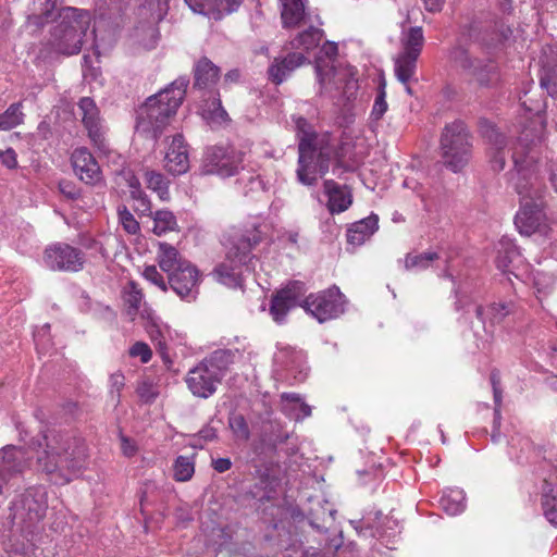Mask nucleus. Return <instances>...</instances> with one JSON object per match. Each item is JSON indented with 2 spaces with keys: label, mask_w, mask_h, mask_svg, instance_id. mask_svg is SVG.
I'll return each mask as SVG.
<instances>
[{
  "label": "nucleus",
  "mask_w": 557,
  "mask_h": 557,
  "mask_svg": "<svg viewBox=\"0 0 557 557\" xmlns=\"http://www.w3.org/2000/svg\"><path fill=\"white\" fill-rule=\"evenodd\" d=\"M22 102L12 103L3 113L0 114V131H10L24 121Z\"/></svg>",
  "instance_id": "f704fd0d"
},
{
  "label": "nucleus",
  "mask_w": 557,
  "mask_h": 557,
  "mask_svg": "<svg viewBox=\"0 0 557 557\" xmlns=\"http://www.w3.org/2000/svg\"><path fill=\"white\" fill-rule=\"evenodd\" d=\"M121 450L125 457L131 458L137 454L138 447L133 440L121 436Z\"/></svg>",
  "instance_id": "4d7b16f0"
},
{
  "label": "nucleus",
  "mask_w": 557,
  "mask_h": 557,
  "mask_svg": "<svg viewBox=\"0 0 557 557\" xmlns=\"http://www.w3.org/2000/svg\"><path fill=\"white\" fill-rule=\"evenodd\" d=\"M188 84L187 77H178L169 87L149 97L138 111L137 131L151 133L153 138L160 136L182 104Z\"/></svg>",
  "instance_id": "423d86ee"
},
{
  "label": "nucleus",
  "mask_w": 557,
  "mask_h": 557,
  "mask_svg": "<svg viewBox=\"0 0 557 557\" xmlns=\"http://www.w3.org/2000/svg\"><path fill=\"white\" fill-rule=\"evenodd\" d=\"M42 438L36 450L38 469L51 475L57 484L69 483L86 465L85 444L81 438L53 430Z\"/></svg>",
  "instance_id": "f03ea898"
},
{
  "label": "nucleus",
  "mask_w": 557,
  "mask_h": 557,
  "mask_svg": "<svg viewBox=\"0 0 557 557\" xmlns=\"http://www.w3.org/2000/svg\"><path fill=\"white\" fill-rule=\"evenodd\" d=\"M518 257L516 246L510 240H502L497 250L496 265L503 272H510V264Z\"/></svg>",
  "instance_id": "c9c22d12"
},
{
  "label": "nucleus",
  "mask_w": 557,
  "mask_h": 557,
  "mask_svg": "<svg viewBox=\"0 0 557 557\" xmlns=\"http://www.w3.org/2000/svg\"><path fill=\"white\" fill-rule=\"evenodd\" d=\"M127 184L131 190H141L140 182L134 175H129Z\"/></svg>",
  "instance_id": "774afa93"
},
{
  "label": "nucleus",
  "mask_w": 557,
  "mask_h": 557,
  "mask_svg": "<svg viewBox=\"0 0 557 557\" xmlns=\"http://www.w3.org/2000/svg\"><path fill=\"white\" fill-rule=\"evenodd\" d=\"M377 223L379 219L374 214L352 223L347 230V242L354 246L362 245L375 233Z\"/></svg>",
  "instance_id": "a878e982"
},
{
  "label": "nucleus",
  "mask_w": 557,
  "mask_h": 557,
  "mask_svg": "<svg viewBox=\"0 0 557 557\" xmlns=\"http://www.w3.org/2000/svg\"><path fill=\"white\" fill-rule=\"evenodd\" d=\"M71 162L75 174L84 183L97 186L103 182L101 169L87 148H76L72 152Z\"/></svg>",
  "instance_id": "aec40b11"
},
{
  "label": "nucleus",
  "mask_w": 557,
  "mask_h": 557,
  "mask_svg": "<svg viewBox=\"0 0 557 557\" xmlns=\"http://www.w3.org/2000/svg\"><path fill=\"white\" fill-rule=\"evenodd\" d=\"M230 426L234 434L240 440L249 438V428L243 416L236 414L230 418Z\"/></svg>",
  "instance_id": "09e8293b"
},
{
  "label": "nucleus",
  "mask_w": 557,
  "mask_h": 557,
  "mask_svg": "<svg viewBox=\"0 0 557 557\" xmlns=\"http://www.w3.org/2000/svg\"><path fill=\"white\" fill-rule=\"evenodd\" d=\"M48 508L47 495L44 488H29L12 505L13 518L27 524L41 520Z\"/></svg>",
  "instance_id": "2eb2a0df"
},
{
  "label": "nucleus",
  "mask_w": 557,
  "mask_h": 557,
  "mask_svg": "<svg viewBox=\"0 0 557 557\" xmlns=\"http://www.w3.org/2000/svg\"><path fill=\"white\" fill-rule=\"evenodd\" d=\"M321 51L329 58H333L337 54V46L336 44L334 42H325L322 48H321Z\"/></svg>",
  "instance_id": "0e129e2a"
},
{
  "label": "nucleus",
  "mask_w": 557,
  "mask_h": 557,
  "mask_svg": "<svg viewBox=\"0 0 557 557\" xmlns=\"http://www.w3.org/2000/svg\"><path fill=\"white\" fill-rule=\"evenodd\" d=\"M240 2L242 0H216V4H219V9L221 10H216L215 20L221 18L224 14H230L235 11L239 7Z\"/></svg>",
  "instance_id": "603ef678"
},
{
  "label": "nucleus",
  "mask_w": 557,
  "mask_h": 557,
  "mask_svg": "<svg viewBox=\"0 0 557 557\" xmlns=\"http://www.w3.org/2000/svg\"><path fill=\"white\" fill-rule=\"evenodd\" d=\"M141 9L147 10L152 20H160L168 9V0H138Z\"/></svg>",
  "instance_id": "c03bdc74"
},
{
  "label": "nucleus",
  "mask_w": 557,
  "mask_h": 557,
  "mask_svg": "<svg viewBox=\"0 0 557 557\" xmlns=\"http://www.w3.org/2000/svg\"><path fill=\"white\" fill-rule=\"evenodd\" d=\"M315 70H317L318 81H319L321 87H324L330 73L329 72L323 73L320 64H317Z\"/></svg>",
  "instance_id": "338daca9"
},
{
  "label": "nucleus",
  "mask_w": 557,
  "mask_h": 557,
  "mask_svg": "<svg viewBox=\"0 0 557 557\" xmlns=\"http://www.w3.org/2000/svg\"><path fill=\"white\" fill-rule=\"evenodd\" d=\"M77 107L90 141L99 151L107 152L109 148L104 136L106 129L96 102L89 97H83Z\"/></svg>",
  "instance_id": "f3484780"
},
{
  "label": "nucleus",
  "mask_w": 557,
  "mask_h": 557,
  "mask_svg": "<svg viewBox=\"0 0 557 557\" xmlns=\"http://www.w3.org/2000/svg\"><path fill=\"white\" fill-rule=\"evenodd\" d=\"M512 311L511 304H492L487 308H483L481 306L476 307V317L481 321H485V319H490L492 323H499L503 321L510 312Z\"/></svg>",
  "instance_id": "72a5a7b5"
},
{
  "label": "nucleus",
  "mask_w": 557,
  "mask_h": 557,
  "mask_svg": "<svg viewBox=\"0 0 557 557\" xmlns=\"http://www.w3.org/2000/svg\"><path fill=\"white\" fill-rule=\"evenodd\" d=\"M164 168L173 175H181L188 171V150L182 135H176L172 138L165 152Z\"/></svg>",
  "instance_id": "412c9836"
},
{
  "label": "nucleus",
  "mask_w": 557,
  "mask_h": 557,
  "mask_svg": "<svg viewBox=\"0 0 557 557\" xmlns=\"http://www.w3.org/2000/svg\"><path fill=\"white\" fill-rule=\"evenodd\" d=\"M188 84L187 77H178L169 87L149 97L138 111L137 131L151 133L153 138L160 136L182 104Z\"/></svg>",
  "instance_id": "39448f33"
},
{
  "label": "nucleus",
  "mask_w": 557,
  "mask_h": 557,
  "mask_svg": "<svg viewBox=\"0 0 557 557\" xmlns=\"http://www.w3.org/2000/svg\"><path fill=\"white\" fill-rule=\"evenodd\" d=\"M450 60L480 86L488 87L498 82L499 74L496 65L492 61L483 62L473 59L470 51L463 47H455L450 51Z\"/></svg>",
  "instance_id": "ddd939ff"
},
{
  "label": "nucleus",
  "mask_w": 557,
  "mask_h": 557,
  "mask_svg": "<svg viewBox=\"0 0 557 557\" xmlns=\"http://www.w3.org/2000/svg\"><path fill=\"white\" fill-rule=\"evenodd\" d=\"M491 381H492V385H493L494 400H495L496 407H499L500 401H502V391L499 389V387L497 385L498 383L496 381L495 374H493L491 376Z\"/></svg>",
  "instance_id": "69168bd1"
},
{
  "label": "nucleus",
  "mask_w": 557,
  "mask_h": 557,
  "mask_svg": "<svg viewBox=\"0 0 557 557\" xmlns=\"http://www.w3.org/2000/svg\"><path fill=\"white\" fill-rule=\"evenodd\" d=\"M346 299L337 286L310 294L300 305L319 322L338 318L345 311Z\"/></svg>",
  "instance_id": "f8f14e48"
},
{
  "label": "nucleus",
  "mask_w": 557,
  "mask_h": 557,
  "mask_svg": "<svg viewBox=\"0 0 557 557\" xmlns=\"http://www.w3.org/2000/svg\"><path fill=\"white\" fill-rule=\"evenodd\" d=\"M305 293V284L298 281L292 282L276 292L271 299L270 306V314L273 320L282 323L289 310L297 306Z\"/></svg>",
  "instance_id": "a211bd4d"
},
{
  "label": "nucleus",
  "mask_w": 557,
  "mask_h": 557,
  "mask_svg": "<svg viewBox=\"0 0 557 557\" xmlns=\"http://www.w3.org/2000/svg\"><path fill=\"white\" fill-rule=\"evenodd\" d=\"M490 141L492 144V148L490 150L491 156V165L495 171H502L505 166V152L504 149L506 147L505 137L497 133L496 131H492L490 135Z\"/></svg>",
  "instance_id": "473e14b6"
},
{
  "label": "nucleus",
  "mask_w": 557,
  "mask_h": 557,
  "mask_svg": "<svg viewBox=\"0 0 557 557\" xmlns=\"http://www.w3.org/2000/svg\"><path fill=\"white\" fill-rule=\"evenodd\" d=\"M57 1L58 0H33L28 8V23L37 27L47 23L57 9Z\"/></svg>",
  "instance_id": "cd10ccee"
},
{
  "label": "nucleus",
  "mask_w": 557,
  "mask_h": 557,
  "mask_svg": "<svg viewBox=\"0 0 557 557\" xmlns=\"http://www.w3.org/2000/svg\"><path fill=\"white\" fill-rule=\"evenodd\" d=\"M90 24L89 11L73 7L61 9L50 30L48 46L61 54H77L82 50Z\"/></svg>",
  "instance_id": "6e6552de"
},
{
  "label": "nucleus",
  "mask_w": 557,
  "mask_h": 557,
  "mask_svg": "<svg viewBox=\"0 0 557 557\" xmlns=\"http://www.w3.org/2000/svg\"><path fill=\"white\" fill-rule=\"evenodd\" d=\"M220 77V70L210 60L203 58L195 66V85L207 88L214 85Z\"/></svg>",
  "instance_id": "c756f323"
},
{
  "label": "nucleus",
  "mask_w": 557,
  "mask_h": 557,
  "mask_svg": "<svg viewBox=\"0 0 557 557\" xmlns=\"http://www.w3.org/2000/svg\"><path fill=\"white\" fill-rule=\"evenodd\" d=\"M125 385V376L121 371H116L110 375L109 379V394L112 399L119 404L121 398V392Z\"/></svg>",
  "instance_id": "49530a36"
},
{
  "label": "nucleus",
  "mask_w": 557,
  "mask_h": 557,
  "mask_svg": "<svg viewBox=\"0 0 557 557\" xmlns=\"http://www.w3.org/2000/svg\"><path fill=\"white\" fill-rule=\"evenodd\" d=\"M137 393L139 397L146 403H151L157 397V392L154 391L153 386L147 382H143L137 387Z\"/></svg>",
  "instance_id": "5fc2aeb1"
},
{
  "label": "nucleus",
  "mask_w": 557,
  "mask_h": 557,
  "mask_svg": "<svg viewBox=\"0 0 557 557\" xmlns=\"http://www.w3.org/2000/svg\"><path fill=\"white\" fill-rule=\"evenodd\" d=\"M228 361L230 354L220 350L189 369L185 377L189 392L198 398L211 397L225 376Z\"/></svg>",
  "instance_id": "1a4fd4ad"
},
{
  "label": "nucleus",
  "mask_w": 557,
  "mask_h": 557,
  "mask_svg": "<svg viewBox=\"0 0 557 557\" xmlns=\"http://www.w3.org/2000/svg\"><path fill=\"white\" fill-rule=\"evenodd\" d=\"M296 124L299 131L297 178L304 185H313L329 170V162L335 156V138L327 133L317 135L305 129L307 122L302 117Z\"/></svg>",
  "instance_id": "20e7f679"
},
{
  "label": "nucleus",
  "mask_w": 557,
  "mask_h": 557,
  "mask_svg": "<svg viewBox=\"0 0 557 557\" xmlns=\"http://www.w3.org/2000/svg\"><path fill=\"white\" fill-rule=\"evenodd\" d=\"M195 473V461L193 457L178 456L173 463V478L177 482L189 481Z\"/></svg>",
  "instance_id": "58836bf2"
},
{
  "label": "nucleus",
  "mask_w": 557,
  "mask_h": 557,
  "mask_svg": "<svg viewBox=\"0 0 557 557\" xmlns=\"http://www.w3.org/2000/svg\"><path fill=\"white\" fill-rule=\"evenodd\" d=\"M199 436L205 441H213L216 438V431L212 426H206L199 432Z\"/></svg>",
  "instance_id": "680f3d73"
},
{
  "label": "nucleus",
  "mask_w": 557,
  "mask_h": 557,
  "mask_svg": "<svg viewBox=\"0 0 557 557\" xmlns=\"http://www.w3.org/2000/svg\"><path fill=\"white\" fill-rule=\"evenodd\" d=\"M276 364L295 373V379L302 381L307 376L306 356L301 350L282 347L274 356Z\"/></svg>",
  "instance_id": "b1692460"
},
{
  "label": "nucleus",
  "mask_w": 557,
  "mask_h": 557,
  "mask_svg": "<svg viewBox=\"0 0 557 557\" xmlns=\"http://www.w3.org/2000/svg\"><path fill=\"white\" fill-rule=\"evenodd\" d=\"M212 467L213 469L219 472L223 473L231 469L232 461L230 458H218L212 460Z\"/></svg>",
  "instance_id": "bf43d9fd"
},
{
  "label": "nucleus",
  "mask_w": 557,
  "mask_h": 557,
  "mask_svg": "<svg viewBox=\"0 0 557 557\" xmlns=\"http://www.w3.org/2000/svg\"><path fill=\"white\" fill-rule=\"evenodd\" d=\"M386 92H385V83H382L379 88V92L375 97L374 104L372 108L371 115L375 120H380L384 113L387 111V102H386Z\"/></svg>",
  "instance_id": "de8ad7c7"
},
{
  "label": "nucleus",
  "mask_w": 557,
  "mask_h": 557,
  "mask_svg": "<svg viewBox=\"0 0 557 557\" xmlns=\"http://www.w3.org/2000/svg\"><path fill=\"white\" fill-rule=\"evenodd\" d=\"M129 356L131 357H138L143 363H147L150 361L152 357V351L148 344L144 342H136L131 348H129Z\"/></svg>",
  "instance_id": "8fccbe9b"
},
{
  "label": "nucleus",
  "mask_w": 557,
  "mask_h": 557,
  "mask_svg": "<svg viewBox=\"0 0 557 557\" xmlns=\"http://www.w3.org/2000/svg\"><path fill=\"white\" fill-rule=\"evenodd\" d=\"M144 277L158 286L162 292H168L169 283L168 278L165 280L163 275L158 271L156 265H147L143 272Z\"/></svg>",
  "instance_id": "a18cd8bd"
},
{
  "label": "nucleus",
  "mask_w": 557,
  "mask_h": 557,
  "mask_svg": "<svg viewBox=\"0 0 557 557\" xmlns=\"http://www.w3.org/2000/svg\"><path fill=\"white\" fill-rule=\"evenodd\" d=\"M28 459L23 448L7 446L0 450V495L9 480L28 467Z\"/></svg>",
  "instance_id": "6ab92c4d"
},
{
  "label": "nucleus",
  "mask_w": 557,
  "mask_h": 557,
  "mask_svg": "<svg viewBox=\"0 0 557 557\" xmlns=\"http://www.w3.org/2000/svg\"><path fill=\"white\" fill-rule=\"evenodd\" d=\"M284 28L300 27L306 18L305 0H280Z\"/></svg>",
  "instance_id": "393cba45"
},
{
  "label": "nucleus",
  "mask_w": 557,
  "mask_h": 557,
  "mask_svg": "<svg viewBox=\"0 0 557 557\" xmlns=\"http://www.w3.org/2000/svg\"><path fill=\"white\" fill-rule=\"evenodd\" d=\"M145 181L147 187L156 191L161 200H169V183L161 173L147 171L145 173Z\"/></svg>",
  "instance_id": "ea45409f"
},
{
  "label": "nucleus",
  "mask_w": 557,
  "mask_h": 557,
  "mask_svg": "<svg viewBox=\"0 0 557 557\" xmlns=\"http://www.w3.org/2000/svg\"><path fill=\"white\" fill-rule=\"evenodd\" d=\"M143 300V293L136 287L134 283L129 285V290L126 295V301L129 304V306L137 310L140 306V302Z\"/></svg>",
  "instance_id": "864d4df0"
},
{
  "label": "nucleus",
  "mask_w": 557,
  "mask_h": 557,
  "mask_svg": "<svg viewBox=\"0 0 557 557\" xmlns=\"http://www.w3.org/2000/svg\"><path fill=\"white\" fill-rule=\"evenodd\" d=\"M425 9L430 12H437L442 9L445 0H423Z\"/></svg>",
  "instance_id": "e2e57ef3"
},
{
  "label": "nucleus",
  "mask_w": 557,
  "mask_h": 557,
  "mask_svg": "<svg viewBox=\"0 0 557 557\" xmlns=\"http://www.w3.org/2000/svg\"><path fill=\"white\" fill-rule=\"evenodd\" d=\"M177 221L175 215L169 210H159L153 214L152 232L161 236L168 232L175 231Z\"/></svg>",
  "instance_id": "e433bc0d"
},
{
  "label": "nucleus",
  "mask_w": 557,
  "mask_h": 557,
  "mask_svg": "<svg viewBox=\"0 0 557 557\" xmlns=\"http://www.w3.org/2000/svg\"><path fill=\"white\" fill-rule=\"evenodd\" d=\"M265 228L259 218H252L230 235L225 243V260L212 272L218 282L233 288L242 286L243 273L253 270L251 251L263 239Z\"/></svg>",
  "instance_id": "7ed1b4c3"
},
{
  "label": "nucleus",
  "mask_w": 557,
  "mask_h": 557,
  "mask_svg": "<svg viewBox=\"0 0 557 557\" xmlns=\"http://www.w3.org/2000/svg\"><path fill=\"white\" fill-rule=\"evenodd\" d=\"M324 193L327 196V209L332 214H338L346 211L352 203L351 190L339 185L333 180L324 181Z\"/></svg>",
  "instance_id": "5701e85b"
},
{
  "label": "nucleus",
  "mask_w": 557,
  "mask_h": 557,
  "mask_svg": "<svg viewBox=\"0 0 557 557\" xmlns=\"http://www.w3.org/2000/svg\"><path fill=\"white\" fill-rule=\"evenodd\" d=\"M44 263L53 271L78 272L84 268L85 255L66 243H55L45 249Z\"/></svg>",
  "instance_id": "4468645a"
},
{
  "label": "nucleus",
  "mask_w": 557,
  "mask_h": 557,
  "mask_svg": "<svg viewBox=\"0 0 557 557\" xmlns=\"http://www.w3.org/2000/svg\"><path fill=\"white\" fill-rule=\"evenodd\" d=\"M282 398L286 399V400H289V401L299 403L300 412H301L302 418L309 417L311 414L310 406H308L305 403H301L298 395H296V394H283Z\"/></svg>",
  "instance_id": "13d9d810"
},
{
  "label": "nucleus",
  "mask_w": 557,
  "mask_h": 557,
  "mask_svg": "<svg viewBox=\"0 0 557 557\" xmlns=\"http://www.w3.org/2000/svg\"><path fill=\"white\" fill-rule=\"evenodd\" d=\"M148 334L152 342L156 343L157 348L165 363H171V359L168 354V347L165 343V337L163 334V331L160 329V326L156 323H152L148 329Z\"/></svg>",
  "instance_id": "79ce46f5"
},
{
  "label": "nucleus",
  "mask_w": 557,
  "mask_h": 557,
  "mask_svg": "<svg viewBox=\"0 0 557 557\" xmlns=\"http://www.w3.org/2000/svg\"><path fill=\"white\" fill-rule=\"evenodd\" d=\"M542 508L549 523L557 525V487L547 482L543 487Z\"/></svg>",
  "instance_id": "2f4dec72"
},
{
  "label": "nucleus",
  "mask_w": 557,
  "mask_h": 557,
  "mask_svg": "<svg viewBox=\"0 0 557 557\" xmlns=\"http://www.w3.org/2000/svg\"><path fill=\"white\" fill-rule=\"evenodd\" d=\"M169 288L181 299L193 301L199 294L201 273L190 261L183 262L177 270L168 275Z\"/></svg>",
  "instance_id": "dca6fc26"
},
{
  "label": "nucleus",
  "mask_w": 557,
  "mask_h": 557,
  "mask_svg": "<svg viewBox=\"0 0 557 557\" xmlns=\"http://www.w3.org/2000/svg\"><path fill=\"white\" fill-rule=\"evenodd\" d=\"M306 62L307 58L299 51H293L284 58H275L268 69L269 79L280 85Z\"/></svg>",
  "instance_id": "4be33fe9"
},
{
  "label": "nucleus",
  "mask_w": 557,
  "mask_h": 557,
  "mask_svg": "<svg viewBox=\"0 0 557 557\" xmlns=\"http://www.w3.org/2000/svg\"><path fill=\"white\" fill-rule=\"evenodd\" d=\"M543 124L536 135L525 128L512 148V160L518 173L517 193L520 196V210L516 214L515 224L520 234L530 236L534 233H546V216L543 212L542 190L537 175L533 169L536 162L537 144L542 141Z\"/></svg>",
  "instance_id": "f257e3e1"
},
{
  "label": "nucleus",
  "mask_w": 557,
  "mask_h": 557,
  "mask_svg": "<svg viewBox=\"0 0 557 557\" xmlns=\"http://www.w3.org/2000/svg\"><path fill=\"white\" fill-rule=\"evenodd\" d=\"M541 86L545 88L549 94H556L557 92V85L554 83L550 78H548L546 75H543L541 77Z\"/></svg>",
  "instance_id": "052dcab7"
},
{
  "label": "nucleus",
  "mask_w": 557,
  "mask_h": 557,
  "mask_svg": "<svg viewBox=\"0 0 557 557\" xmlns=\"http://www.w3.org/2000/svg\"><path fill=\"white\" fill-rule=\"evenodd\" d=\"M156 259L158 265L166 273V275L177 270L183 262H188V260L181 257L178 250L174 246L164 242L158 243Z\"/></svg>",
  "instance_id": "bb28decb"
},
{
  "label": "nucleus",
  "mask_w": 557,
  "mask_h": 557,
  "mask_svg": "<svg viewBox=\"0 0 557 557\" xmlns=\"http://www.w3.org/2000/svg\"><path fill=\"white\" fill-rule=\"evenodd\" d=\"M424 45L423 30L419 26L403 29L399 38V52L394 58V72L397 79L406 85L411 94L409 81L416 73L417 61Z\"/></svg>",
  "instance_id": "9d476101"
},
{
  "label": "nucleus",
  "mask_w": 557,
  "mask_h": 557,
  "mask_svg": "<svg viewBox=\"0 0 557 557\" xmlns=\"http://www.w3.org/2000/svg\"><path fill=\"white\" fill-rule=\"evenodd\" d=\"M323 39V30L313 26L299 33L289 41L290 49L310 52L319 47Z\"/></svg>",
  "instance_id": "c85d7f7f"
},
{
  "label": "nucleus",
  "mask_w": 557,
  "mask_h": 557,
  "mask_svg": "<svg viewBox=\"0 0 557 557\" xmlns=\"http://www.w3.org/2000/svg\"><path fill=\"white\" fill-rule=\"evenodd\" d=\"M132 199L137 201L136 210L141 214L151 212V203L143 190H129Z\"/></svg>",
  "instance_id": "3c124183"
},
{
  "label": "nucleus",
  "mask_w": 557,
  "mask_h": 557,
  "mask_svg": "<svg viewBox=\"0 0 557 557\" xmlns=\"http://www.w3.org/2000/svg\"><path fill=\"white\" fill-rule=\"evenodd\" d=\"M117 218L120 225L127 234L136 235L139 233V223L126 206L122 205L117 207Z\"/></svg>",
  "instance_id": "a19ab883"
},
{
  "label": "nucleus",
  "mask_w": 557,
  "mask_h": 557,
  "mask_svg": "<svg viewBox=\"0 0 557 557\" xmlns=\"http://www.w3.org/2000/svg\"><path fill=\"white\" fill-rule=\"evenodd\" d=\"M0 160L8 169H15L17 166L16 153L11 148L0 150Z\"/></svg>",
  "instance_id": "6e6d98bb"
},
{
  "label": "nucleus",
  "mask_w": 557,
  "mask_h": 557,
  "mask_svg": "<svg viewBox=\"0 0 557 557\" xmlns=\"http://www.w3.org/2000/svg\"><path fill=\"white\" fill-rule=\"evenodd\" d=\"M438 259V253L425 251L421 253H408L405 258V268L407 270L422 271L429 269L432 263Z\"/></svg>",
  "instance_id": "4c0bfd02"
},
{
  "label": "nucleus",
  "mask_w": 557,
  "mask_h": 557,
  "mask_svg": "<svg viewBox=\"0 0 557 557\" xmlns=\"http://www.w3.org/2000/svg\"><path fill=\"white\" fill-rule=\"evenodd\" d=\"M465 493L460 488H448L440 498L441 508L449 516H456L465 509Z\"/></svg>",
  "instance_id": "7c9ffc66"
},
{
  "label": "nucleus",
  "mask_w": 557,
  "mask_h": 557,
  "mask_svg": "<svg viewBox=\"0 0 557 557\" xmlns=\"http://www.w3.org/2000/svg\"><path fill=\"white\" fill-rule=\"evenodd\" d=\"M185 2L193 12L213 18L216 16V10H220L216 0H185Z\"/></svg>",
  "instance_id": "37998d69"
},
{
  "label": "nucleus",
  "mask_w": 557,
  "mask_h": 557,
  "mask_svg": "<svg viewBox=\"0 0 557 557\" xmlns=\"http://www.w3.org/2000/svg\"><path fill=\"white\" fill-rule=\"evenodd\" d=\"M244 153L232 147L214 146L206 151L201 164V173L206 175H218L230 177L239 175L237 184L245 195L263 190V183L260 176L243 166Z\"/></svg>",
  "instance_id": "0eeeda50"
},
{
  "label": "nucleus",
  "mask_w": 557,
  "mask_h": 557,
  "mask_svg": "<svg viewBox=\"0 0 557 557\" xmlns=\"http://www.w3.org/2000/svg\"><path fill=\"white\" fill-rule=\"evenodd\" d=\"M444 164L453 172L460 171L471 158L472 144L466 125L454 122L447 125L441 138Z\"/></svg>",
  "instance_id": "9b49d317"
}]
</instances>
